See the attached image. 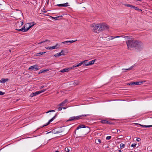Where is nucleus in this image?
Here are the masks:
<instances>
[{
    "label": "nucleus",
    "instance_id": "56",
    "mask_svg": "<svg viewBox=\"0 0 152 152\" xmlns=\"http://www.w3.org/2000/svg\"><path fill=\"white\" fill-rule=\"evenodd\" d=\"M123 151L122 150L120 149L118 150V152H123Z\"/></svg>",
    "mask_w": 152,
    "mask_h": 152
},
{
    "label": "nucleus",
    "instance_id": "48",
    "mask_svg": "<svg viewBox=\"0 0 152 152\" xmlns=\"http://www.w3.org/2000/svg\"><path fill=\"white\" fill-rule=\"evenodd\" d=\"M141 140V139L140 138H137L136 139V141L139 142Z\"/></svg>",
    "mask_w": 152,
    "mask_h": 152
},
{
    "label": "nucleus",
    "instance_id": "51",
    "mask_svg": "<svg viewBox=\"0 0 152 152\" xmlns=\"http://www.w3.org/2000/svg\"><path fill=\"white\" fill-rule=\"evenodd\" d=\"M44 87V86H42L40 88V89H41L42 88H43Z\"/></svg>",
    "mask_w": 152,
    "mask_h": 152
},
{
    "label": "nucleus",
    "instance_id": "52",
    "mask_svg": "<svg viewBox=\"0 0 152 152\" xmlns=\"http://www.w3.org/2000/svg\"><path fill=\"white\" fill-rule=\"evenodd\" d=\"M61 15L60 16H57V17H56L58 19V18L60 17H61L62 16V15Z\"/></svg>",
    "mask_w": 152,
    "mask_h": 152
},
{
    "label": "nucleus",
    "instance_id": "16",
    "mask_svg": "<svg viewBox=\"0 0 152 152\" xmlns=\"http://www.w3.org/2000/svg\"><path fill=\"white\" fill-rule=\"evenodd\" d=\"M127 85H129V86H132V85L135 86V85H138V82H132V83H129L127 84Z\"/></svg>",
    "mask_w": 152,
    "mask_h": 152
},
{
    "label": "nucleus",
    "instance_id": "18",
    "mask_svg": "<svg viewBox=\"0 0 152 152\" xmlns=\"http://www.w3.org/2000/svg\"><path fill=\"white\" fill-rule=\"evenodd\" d=\"M49 70L48 69H42L40 70L39 72V74H40V73H42L46 72L48 71Z\"/></svg>",
    "mask_w": 152,
    "mask_h": 152
},
{
    "label": "nucleus",
    "instance_id": "55",
    "mask_svg": "<svg viewBox=\"0 0 152 152\" xmlns=\"http://www.w3.org/2000/svg\"><path fill=\"white\" fill-rule=\"evenodd\" d=\"M112 132H114L115 133H116V131H113V130H112Z\"/></svg>",
    "mask_w": 152,
    "mask_h": 152
},
{
    "label": "nucleus",
    "instance_id": "10",
    "mask_svg": "<svg viewBox=\"0 0 152 152\" xmlns=\"http://www.w3.org/2000/svg\"><path fill=\"white\" fill-rule=\"evenodd\" d=\"M64 51L63 50H62L61 51V52L60 53H57L55 54L54 55V56L56 57V58H57V57H58L59 56H62V55H65V54H64V53H63V52Z\"/></svg>",
    "mask_w": 152,
    "mask_h": 152
},
{
    "label": "nucleus",
    "instance_id": "33",
    "mask_svg": "<svg viewBox=\"0 0 152 152\" xmlns=\"http://www.w3.org/2000/svg\"><path fill=\"white\" fill-rule=\"evenodd\" d=\"M127 7H131V8H133V7H134V6H133V5H131L130 4H126V5H125Z\"/></svg>",
    "mask_w": 152,
    "mask_h": 152
},
{
    "label": "nucleus",
    "instance_id": "42",
    "mask_svg": "<svg viewBox=\"0 0 152 152\" xmlns=\"http://www.w3.org/2000/svg\"><path fill=\"white\" fill-rule=\"evenodd\" d=\"M45 48L48 50H50L51 49V47H45Z\"/></svg>",
    "mask_w": 152,
    "mask_h": 152
},
{
    "label": "nucleus",
    "instance_id": "23",
    "mask_svg": "<svg viewBox=\"0 0 152 152\" xmlns=\"http://www.w3.org/2000/svg\"><path fill=\"white\" fill-rule=\"evenodd\" d=\"M133 9H134L135 10L138 11L139 12H142V10L140 9H139L137 7L134 6Z\"/></svg>",
    "mask_w": 152,
    "mask_h": 152
},
{
    "label": "nucleus",
    "instance_id": "62",
    "mask_svg": "<svg viewBox=\"0 0 152 152\" xmlns=\"http://www.w3.org/2000/svg\"><path fill=\"white\" fill-rule=\"evenodd\" d=\"M50 133V132H48L47 133Z\"/></svg>",
    "mask_w": 152,
    "mask_h": 152
},
{
    "label": "nucleus",
    "instance_id": "19",
    "mask_svg": "<svg viewBox=\"0 0 152 152\" xmlns=\"http://www.w3.org/2000/svg\"><path fill=\"white\" fill-rule=\"evenodd\" d=\"M36 66V65L34 66H32L29 68L28 70L30 71H32L34 69H35V67Z\"/></svg>",
    "mask_w": 152,
    "mask_h": 152
},
{
    "label": "nucleus",
    "instance_id": "3",
    "mask_svg": "<svg viewBox=\"0 0 152 152\" xmlns=\"http://www.w3.org/2000/svg\"><path fill=\"white\" fill-rule=\"evenodd\" d=\"M92 30L94 32L99 33L100 32L98 25H92L91 26Z\"/></svg>",
    "mask_w": 152,
    "mask_h": 152
},
{
    "label": "nucleus",
    "instance_id": "53",
    "mask_svg": "<svg viewBox=\"0 0 152 152\" xmlns=\"http://www.w3.org/2000/svg\"><path fill=\"white\" fill-rule=\"evenodd\" d=\"M41 53L42 55V54H44V53H46V52H41Z\"/></svg>",
    "mask_w": 152,
    "mask_h": 152
},
{
    "label": "nucleus",
    "instance_id": "44",
    "mask_svg": "<svg viewBox=\"0 0 152 152\" xmlns=\"http://www.w3.org/2000/svg\"><path fill=\"white\" fill-rule=\"evenodd\" d=\"M136 145H137V144H135V143H134V144H132L131 145V146L132 147H134L135 146H136Z\"/></svg>",
    "mask_w": 152,
    "mask_h": 152
},
{
    "label": "nucleus",
    "instance_id": "58",
    "mask_svg": "<svg viewBox=\"0 0 152 152\" xmlns=\"http://www.w3.org/2000/svg\"><path fill=\"white\" fill-rule=\"evenodd\" d=\"M7 51H9L10 52H11V50L10 49L9 50H8Z\"/></svg>",
    "mask_w": 152,
    "mask_h": 152
},
{
    "label": "nucleus",
    "instance_id": "45",
    "mask_svg": "<svg viewBox=\"0 0 152 152\" xmlns=\"http://www.w3.org/2000/svg\"><path fill=\"white\" fill-rule=\"evenodd\" d=\"M121 37L124 38H127V39H128V38H129V36H125L124 35H123V36H121Z\"/></svg>",
    "mask_w": 152,
    "mask_h": 152
},
{
    "label": "nucleus",
    "instance_id": "39",
    "mask_svg": "<svg viewBox=\"0 0 152 152\" xmlns=\"http://www.w3.org/2000/svg\"><path fill=\"white\" fill-rule=\"evenodd\" d=\"M65 150L66 152H69V149L68 148H66Z\"/></svg>",
    "mask_w": 152,
    "mask_h": 152
},
{
    "label": "nucleus",
    "instance_id": "4",
    "mask_svg": "<svg viewBox=\"0 0 152 152\" xmlns=\"http://www.w3.org/2000/svg\"><path fill=\"white\" fill-rule=\"evenodd\" d=\"M46 91V89H43L42 90L37 91L35 92L32 93L30 95V97H32L34 96H37L42 93L43 92Z\"/></svg>",
    "mask_w": 152,
    "mask_h": 152
},
{
    "label": "nucleus",
    "instance_id": "49",
    "mask_svg": "<svg viewBox=\"0 0 152 152\" xmlns=\"http://www.w3.org/2000/svg\"><path fill=\"white\" fill-rule=\"evenodd\" d=\"M52 18L54 19V20H58L57 18L56 17H52Z\"/></svg>",
    "mask_w": 152,
    "mask_h": 152
},
{
    "label": "nucleus",
    "instance_id": "40",
    "mask_svg": "<svg viewBox=\"0 0 152 152\" xmlns=\"http://www.w3.org/2000/svg\"><path fill=\"white\" fill-rule=\"evenodd\" d=\"M32 1L33 2H34V3L33 4L34 5H35L37 4V1L35 0H32Z\"/></svg>",
    "mask_w": 152,
    "mask_h": 152
},
{
    "label": "nucleus",
    "instance_id": "6",
    "mask_svg": "<svg viewBox=\"0 0 152 152\" xmlns=\"http://www.w3.org/2000/svg\"><path fill=\"white\" fill-rule=\"evenodd\" d=\"M87 127V130L88 131V133L89 132L90 130V129L89 127H88V126H86L84 125H79V126L76 129L75 131V134H76V131L77 130H78L80 129L81 128H86V127Z\"/></svg>",
    "mask_w": 152,
    "mask_h": 152
},
{
    "label": "nucleus",
    "instance_id": "7",
    "mask_svg": "<svg viewBox=\"0 0 152 152\" xmlns=\"http://www.w3.org/2000/svg\"><path fill=\"white\" fill-rule=\"evenodd\" d=\"M57 115L56 114L55 115L54 117H53L51 119H50L48 122L47 123H46L45 125H43L42 126H41L40 128H42L43 127H44V126H47L48 125H49L51 122L52 121L55 119V118L56 117Z\"/></svg>",
    "mask_w": 152,
    "mask_h": 152
},
{
    "label": "nucleus",
    "instance_id": "22",
    "mask_svg": "<svg viewBox=\"0 0 152 152\" xmlns=\"http://www.w3.org/2000/svg\"><path fill=\"white\" fill-rule=\"evenodd\" d=\"M95 61V60H92L88 62L89 66L94 64Z\"/></svg>",
    "mask_w": 152,
    "mask_h": 152
},
{
    "label": "nucleus",
    "instance_id": "50",
    "mask_svg": "<svg viewBox=\"0 0 152 152\" xmlns=\"http://www.w3.org/2000/svg\"><path fill=\"white\" fill-rule=\"evenodd\" d=\"M121 37V36H119L114 37V38H119V37Z\"/></svg>",
    "mask_w": 152,
    "mask_h": 152
},
{
    "label": "nucleus",
    "instance_id": "5",
    "mask_svg": "<svg viewBox=\"0 0 152 152\" xmlns=\"http://www.w3.org/2000/svg\"><path fill=\"white\" fill-rule=\"evenodd\" d=\"M109 28L108 26L105 24H101L100 25L99 28V31L105 30H107Z\"/></svg>",
    "mask_w": 152,
    "mask_h": 152
},
{
    "label": "nucleus",
    "instance_id": "28",
    "mask_svg": "<svg viewBox=\"0 0 152 152\" xmlns=\"http://www.w3.org/2000/svg\"><path fill=\"white\" fill-rule=\"evenodd\" d=\"M114 39V37L111 36L110 37L108 38V39L107 40L108 41Z\"/></svg>",
    "mask_w": 152,
    "mask_h": 152
},
{
    "label": "nucleus",
    "instance_id": "26",
    "mask_svg": "<svg viewBox=\"0 0 152 152\" xmlns=\"http://www.w3.org/2000/svg\"><path fill=\"white\" fill-rule=\"evenodd\" d=\"M58 45V44H56L55 46H53L52 47H51V49L52 50H53L54 49H56L58 48V47H57V46Z\"/></svg>",
    "mask_w": 152,
    "mask_h": 152
},
{
    "label": "nucleus",
    "instance_id": "64",
    "mask_svg": "<svg viewBox=\"0 0 152 152\" xmlns=\"http://www.w3.org/2000/svg\"><path fill=\"white\" fill-rule=\"evenodd\" d=\"M49 0H48V2H49Z\"/></svg>",
    "mask_w": 152,
    "mask_h": 152
},
{
    "label": "nucleus",
    "instance_id": "31",
    "mask_svg": "<svg viewBox=\"0 0 152 152\" xmlns=\"http://www.w3.org/2000/svg\"><path fill=\"white\" fill-rule=\"evenodd\" d=\"M113 131H116V133H120L121 131L119 129H113Z\"/></svg>",
    "mask_w": 152,
    "mask_h": 152
},
{
    "label": "nucleus",
    "instance_id": "60",
    "mask_svg": "<svg viewBox=\"0 0 152 152\" xmlns=\"http://www.w3.org/2000/svg\"><path fill=\"white\" fill-rule=\"evenodd\" d=\"M137 0L138 1H141V0Z\"/></svg>",
    "mask_w": 152,
    "mask_h": 152
},
{
    "label": "nucleus",
    "instance_id": "38",
    "mask_svg": "<svg viewBox=\"0 0 152 152\" xmlns=\"http://www.w3.org/2000/svg\"><path fill=\"white\" fill-rule=\"evenodd\" d=\"M55 110H50L49 111H48V112H46V113H48L49 112H55Z\"/></svg>",
    "mask_w": 152,
    "mask_h": 152
},
{
    "label": "nucleus",
    "instance_id": "41",
    "mask_svg": "<svg viewBox=\"0 0 152 152\" xmlns=\"http://www.w3.org/2000/svg\"><path fill=\"white\" fill-rule=\"evenodd\" d=\"M4 93L2 92L1 91H0V95H4Z\"/></svg>",
    "mask_w": 152,
    "mask_h": 152
},
{
    "label": "nucleus",
    "instance_id": "36",
    "mask_svg": "<svg viewBox=\"0 0 152 152\" xmlns=\"http://www.w3.org/2000/svg\"><path fill=\"white\" fill-rule=\"evenodd\" d=\"M111 138V136H107L106 138V139L107 140H109Z\"/></svg>",
    "mask_w": 152,
    "mask_h": 152
},
{
    "label": "nucleus",
    "instance_id": "37",
    "mask_svg": "<svg viewBox=\"0 0 152 152\" xmlns=\"http://www.w3.org/2000/svg\"><path fill=\"white\" fill-rule=\"evenodd\" d=\"M34 71H36L39 69V68H38V66L36 65V66L35 67Z\"/></svg>",
    "mask_w": 152,
    "mask_h": 152
},
{
    "label": "nucleus",
    "instance_id": "27",
    "mask_svg": "<svg viewBox=\"0 0 152 152\" xmlns=\"http://www.w3.org/2000/svg\"><path fill=\"white\" fill-rule=\"evenodd\" d=\"M86 62H85L83 64V65H85V66H89V65L88 64V60H86Z\"/></svg>",
    "mask_w": 152,
    "mask_h": 152
},
{
    "label": "nucleus",
    "instance_id": "8",
    "mask_svg": "<svg viewBox=\"0 0 152 152\" xmlns=\"http://www.w3.org/2000/svg\"><path fill=\"white\" fill-rule=\"evenodd\" d=\"M23 24V21L18 22L16 24V30H17V29H19V28L21 27Z\"/></svg>",
    "mask_w": 152,
    "mask_h": 152
},
{
    "label": "nucleus",
    "instance_id": "59",
    "mask_svg": "<svg viewBox=\"0 0 152 152\" xmlns=\"http://www.w3.org/2000/svg\"><path fill=\"white\" fill-rule=\"evenodd\" d=\"M55 152H59V151H57Z\"/></svg>",
    "mask_w": 152,
    "mask_h": 152
},
{
    "label": "nucleus",
    "instance_id": "32",
    "mask_svg": "<svg viewBox=\"0 0 152 152\" xmlns=\"http://www.w3.org/2000/svg\"><path fill=\"white\" fill-rule=\"evenodd\" d=\"M61 106H58V111H60L62 110V107Z\"/></svg>",
    "mask_w": 152,
    "mask_h": 152
},
{
    "label": "nucleus",
    "instance_id": "61",
    "mask_svg": "<svg viewBox=\"0 0 152 152\" xmlns=\"http://www.w3.org/2000/svg\"><path fill=\"white\" fill-rule=\"evenodd\" d=\"M47 2H48V3L49 2H48V0Z\"/></svg>",
    "mask_w": 152,
    "mask_h": 152
},
{
    "label": "nucleus",
    "instance_id": "14",
    "mask_svg": "<svg viewBox=\"0 0 152 152\" xmlns=\"http://www.w3.org/2000/svg\"><path fill=\"white\" fill-rule=\"evenodd\" d=\"M77 41V39L75 40H72L70 41H66L64 42H62V43L64 44L65 43H72L74 42H75Z\"/></svg>",
    "mask_w": 152,
    "mask_h": 152
},
{
    "label": "nucleus",
    "instance_id": "35",
    "mask_svg": "<svg viewBox=\"0 0 152 152\" xmlns=\"http://www.w3.org/2000/svg\"><path fill=\"white\" fill-rule=\"evenodd\" d=\"M107 124H114V123L110 121H108V123H107Z\"/></svg>",
    "mask_w": 152,
    "mask_h": 152
},
{
    "label": "nucleus",
    "instance_id": "1",
    "mask_svg": "<svg viewBox=\"0 0 152 152\" xmlns=\"http://www.w3.org/2000/svg\"><path fill=\"white\" fill-rule=\"evenodd\" d=\"M126 43L128 49L134 48L140 51L142 50L143 48V44L139 40H128L126 41Z\"/></svg>",
    "mask_w": 152,
    "mask_h": 152
},
{
    "label": "nucleus",
    "instance_id": "57",
    "mask_svg": "<svg viewBox=\"0 0 152 152\" xmlns=\"http://www.w3.org/2000/svg\"><path fill=\"white\" fill-rule=\"evenodd\" d=\"M67 107H62V109H65Z\"/></svg>",
    "mask_w": 152,
    "mask_h": 152
},
{
    "label": "nucleus",
    "instance_id": "25",
    "mask_svg": "<svg viewBox=\"0 0 152 152\" xmlns=\"http://www.w3.org/2000/svg\"><path fill=\"white\" fill-rule=\"evenodd\" d=\"M141 126H143L145 127V128H148V127H152V125H141L139 124Z\"/></svg>",
    "mask_w": 152,
    "mask_h": 152
},
{
    "label": "nucleus",
    "instance_id": "34",
    "mask_svg": "<svg viewBox=\"0 0 152 152\" xmlns=\"http://www.w3.org/2000/svg\"><path fill=\"white\" fill-rule=\"evenodd\" d=\"M133 67V66H131L130 67H129V68H128V69H122V70H129L131 69Z\"/></svg>",
    "mask_w": 152,
    "mask_h": 152
},
{
    "label": "nucleus",
    "instance_id": "29",
    "mask_svg": "<svg viewBox=\"0 0 152 152\" xmlns=\"http://www.w3.org/2000/svg\"><path fill=\"white\" fill-rule=\"evenodd\" d=\"M120 147L121 148H123L124 147L125 145L122 143L120 144Z\"/></svg>",
    "mask_w": 152,
    "mask_h": 152
},
{
    "label": "nucleus",
    "instance_id": "20",
    "mask_svg": "<svg viewBox=\"0 0 152 152\" xmlns=\"http://www.w3.org/2000/svg\"><path fill=\"white\" fill-rule=\"evenodd\" d=\"M101 142V140L100 139H96L95 140V142L97 144H99Z\"/></svg>",
    "mask_w": 152,
    "mask_h": 152
},
{
    "label": "nucleus",
    "instance_id": "21",
    "mask_svg": "<svg viewBox=\"0 0 152 152\" xmlns=\"http://www.w3.org/2000/svg\"><path fill=\"white\" fill-rule=\"evenodd\" d=\"M75 116L72 117H70L69 118V119L67 121H75Z\"/></svg>",
    "mask_w": 152,
    "mask_h": 152
},
{
    "label": "nucleus",
    "instance_id": "30",
    "mask_svg": "<svg viewBox=\"0 0 152 152\" xmlns=\"http://www.w3.org/2000/svg\"><path fill=\"white\" fill-rule=\"evenodd\" d=\"M42 55L41 54V53L40 52V53H35L34 55V56H41Z\"/></svg>",
    "mask_w": 152,
    "mask_h": 152
},
{
    "label": "nucleus",
    "instance_id": "46",
    "mask_svg": "<svg viewBox=\"0 0 152 152\" xmlns=\"http://www.w3.org/2000/svg\"><path fill=\"white\" fill-rule=\"evenodd\" d=\"M47 41H48L49 42H50V41L49 40H46L45 41L41 42L40 43H42L43 42H47Z\"/></svg>",
    "mask_w": 152,
    "mask_h": 152
},
{
    "label": "nucleus",
    "instance_id": "47",
    "mask_svg": "<svg viewBox=\"0 0 152 152\" xmlns=\"http://www.w3.org/2000/svg\"><path fill=\"white\" fill-rule=\"evenodd\" d=\"M42 12L44 13H46L47 12V11H46L45 9L43 8L42 10Z\"/></svg>",
    "mask_w": 152,
    "mask_h": 152
},
{
    "label": "nucleus",
    "instance_id": "54",
    "mask_svg": "<svg viewBox=\"0 0 152 152\" xmlns=\"http://www.w3.org/2000/svg\"><path fill=\"white\" fill-rule=\"evenodd\" d=\"M60 132H58V131H56V132L55 133V134H58V133H60Z\"/></svg>",
    "mask_w": 152,
    "mask_h": 152
},
{
    "label": "nucleus",
    "instance_id": "11",
    "mask_svg": "<svg viewBox=\"0 0 152 152\" xmlns=\"http://www.w3.org/2000/svg\"><path fill=\"white\" fill-rule=\"evenodd\" d=\"M86 61H82L80 63H79L77 64H75L73 65L72 67V68L74 67H77L78 66H81L83 64V63L86 62Z\"/></svg>",
    "mask_w": 152,
    "mask_h": 152
},
{
    "label": "nucleus",
    "instance_id": "17",
    "mask_svg": "<svg viewBox=\"0 0 152 152\" xmlns=\"http://www.w3.org/2000/svg\"><path fill=\"white\" fill-rule=\"evenodd\" d=\"M8 80V79L7 78H2L0 80V82L1 83H4Z\"/></svg>",
    "mask_w": 152,
    "mask_h": 152
},
{
    "label": "nucleus",
    "instance_id": "24",
    "mask_svg": "<svg viewBox=\"0 0 152 152\" xmlns=\"http://www.w3.org/2000/svg\"><path fill=\"white\" fill-rule=\"evenodd\" d=\"M103 124H107L108 121L105 120H102L100 121Z\"/></svg>",
    "mask_w": 152,
    "mask_h": 152
},
{
    "label": "nucleus",
    "instance_id": "63",
    "mask_svg": "<svg viewBox=\"0 0 152 152\" xmlns=\"http://www.w3.org/2000/svg\"><path fill=\"white\" fill-rule=\"evenodd\" d=\"M131 152H133V151H131Z\"/></svg>",
    "mask_w": 152,
    "mask_h": 152
},
{
    "label": "nucleus",
    "instance_id": "15",
    "mask_svg": "<svg viewBox=\"0 0 152 152\" xmlns=\"http://www.w3.org/2000/svg\"><path fill=\"white\" fill-rule=\"evenodd\" d=\"M56 6L58 7H66L68 6V3L66 2L64 4H57Z\"/></svg>",
    "mask_w": 152,
    "mask_h": 152
},
{
    "label": "nucleus",
    "instance_id": "43",
    "mask_svg": "<svg viewBox=\"0 0 152 152\" xmlns=\"http://www.w3.org/2000/svg\"><path fill=\"white\" fill-rule=\"evenodd\" d=\"M138 82V85H141L143 83V81H139V82Z\"/></svg>",
    "mask_w": 152,
    "mask_h": 152
},
{
    "label": "nucleus",
    "instance_id": "13",
    "mask_svg": "<svg viewBox=\"0 0 152 152\" xmlns=\"http://www.w3.org/2000/svg\"><path fill=\"white\" fill-rule=\"evenodd\" d=\"M72 69V67H71L70 68H66L61 70L60 72L62 73H64L66 72H67L70 69Z\"/></svg>",
    "mask_w": 152,
    "mask_h": 152
},
{
    "label": "nucleus",
    "instance_id": "9",
    "mask_svg": "<svg viewBox=\"0 0 152 152\" xmlns=\"http://www.w3.org/2000/svg\"><path fill=\"white\" fill-rule=\"evenodd\" d=\"M90 115L89 114H84L76 116H75V121L82 118V117L83 116L86 117Z\"/></svg>",
    "mask_w": 152,
    "mask_h": 152
},
{
    "label": "nucleus",
    "instance_id": "12",
    "mask_svg": "<svg viewBox=\"0 0 152 152\" xmlns=\"http://www.w3.org/2000/svg\"><path fill=\"white\" fill-rule=\"evenodd\" d=\"M67 102H68V100L67 99H66L62 102L59 104L58 105V106H61V107H63L64 106V104Z\"/></svg>",
    "mask_w": 152,
    "mask_h": 152
},
{
    "label": "nucleus",
    "instance_id": "2",
    "mask_svg": "<svg viewBox=\"0 0 152 152\" xmlns=\"http://www.w3.org/2000/svg\"><path fill=\"white\" fill-rule=\"evenodd\" d=\"M30 25L29 27L27 28H25V26L19 29H17V31H22L23 32H25L27 31L30 28L32 27L33 26L35 25V23L34 22H33V23L32 24L31 23H29Z\"/></svg>",
    "mask_w": 152,
    "mask_h": 152
}]
</instances>
